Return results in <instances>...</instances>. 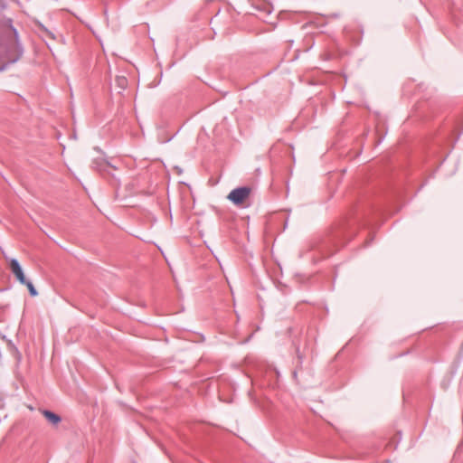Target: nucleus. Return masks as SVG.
<instances>
[{
    "label": "nucleus",
    "instance_id": "423d86ee",
    "mask_svg": "<svg viewBox=\"0 0 463 463\" xmlns=\"http://www.w3.org/2000/svg\"><path fill=\"white\" fill-rule=\"evenodd\" d=\"M23 285H25L30 292V295L32 297H35L38 295V292L37 290L35 289V288L33 287V283L29 280L26 279V282L25 283H22Z\"/></svg>",
    "mask_w": 463,
    "mask_h": 463
},
{
    "label": "nucleus",
    "instance_id": "0eeeda50",
    "mask_svg": "<svg viewBox=\"0 0 463 463\" xmlns=\"http://www.w3.org/2000/svg\"><path fill=\"white\" fill-rule=\"evenodd\" d=\"M117 81L121 88H125L127 84V79L125 77H118Z\"/></svg>",
    "mask_w": 463,
    "mask_h": 463
},
{
    "label": "nucleus",
    "instance_id": "f257e3e1",
    "mask_svg": "<svg viewBox=\"0 0 463 463\" xmlns=\"http://www.w3.org/2000/svg\"><path fill=\"white\" fill-rule=\"evenodd\" d=\"M10 31L14 36L7 42L0 43V71L17 61L22 55V49L17 41V33L14 28H10Z\"/></svg>",
    "mask_w": 463,
    "mask_h": 463
},
{
    "label": "nucleus",
    "instance_id": "f03ea898",
    "mask_svg": "<svg viewBox=\"0 0 463 463\" xmlns=\"http://www.w3.org/2000/svg\"><path fill=\"white\" fill-rule=\"evenodd\" d=\"M251 189L247 186L238 187L230 192L227 198L235 205H242L250 197Z\"/></svg>",
    "mask_w": 463,
    "mask_h": 463
},
{
    "label": "nucleus",
    "instance_id": "20e7f679",
    "mask_svg": "<svg viewBox=\"0 0 463 463\" xmlns=\"http://www.w3.org/2000/svg\"><path fill=\"white\" fill-rule=\"evenodd\" d=\"M10 269H11L12 272L14 273V275L15 276L16 279L20 283L26 282L25 276H24V271H23L19 262L17 261V260L12 259L10 260Z\"/></svg>",
    "mask_w": 463,
    "mask_h": 463
},
{
    "label": "nucleus",
    "instance_id": "39448f33",
    "mask_svg": "<svg viewBox=\"0 0 463 463\" xmlns=\"http://www.w3.org/2000/svg\"><path fill=\"white\" fill-rule=\"evenodd\" d=\"M42 413L45 417V419L53 426H57L61 420V417L58 414L51 411L43 410L42 411Z\"/></svg>",
    "mask_w": 463,
    "mask_h": 463
},
{
    "label": "nucleus",
    "instance_id": "7ed1b4c3",
    "mask_svg": "<svg viewBox=\"0 0 463 463\" xmlns=\"http://www.w3.org/2000/svg\"><path fill=\"white\" fill-rule=\"evenodd\" d=\"M10 269H11L12 272L14 273V275L15 276L16 279L20 283L26 282L25 276H24V271H23L19 262L17 261V260L12 259L10 260Z\"/></svg>",
    "mask_w": 463,
    "mask_h": 463
}]
</instances>
